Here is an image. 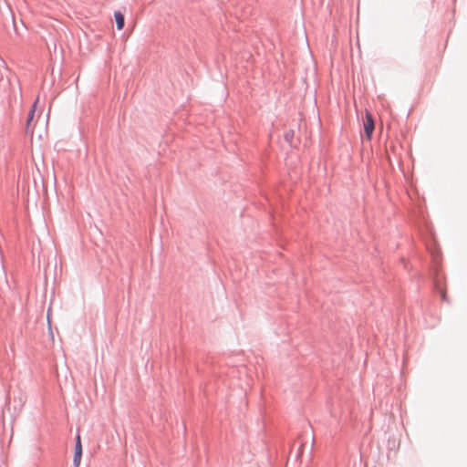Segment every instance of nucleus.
Returning <instances> with one entry per match:
<instances>
[{
	"label": "nucleus",
	"instance_id": "nucleus-2",
	"mask_svg": "<svg viewBox=\"0 0 467 467\" xmlns=\"http://www.w3.org/2000/svg\"><path fill=\"white\" fill-rule=\"evenodd\" d=\"M82 456V445H81V438L80 435H77L76 438V446H75V455H74V464L76 467L79 466Z\"/></svg>",
	"mask_w": 467,
	"mask_h": 467
},
{
	"label": "nucleus",
	"instance_id": "nucleus-3",
	"mask_svg": "<svg viewBox=\"0 0 467 467\" xmlns=\"http://www.w3.org/2000/svg\"><path fill=\"white\" fill-rule=\"evenodd\" d=\"M115 21L118 30H121L124 26V16L119 11L114 13Z\"/></svg>",
	"mask_w": 467,
	"mask_h": 467
},
{
	"label": "nucleus",
	"instance_id": "nucleus-4",
	"mask_svg": "<svg viewBox=\"0 0 467 467\" xmlns=\"http://www.w3.org/2000/svg\"><path fill=\"white\" fill-rule=\"evenodd\" d=\"M38 98L36 99L35 103L33 104L32 106V109L28 114V118H27V120H26V130L28 131L29 129H30V126H31V122L33 120V118H34V114H35V111H36V104L38 103Z\"/></svg>",
	"mask_w": 467,
	"mask_h": 467
},
{
	"label": "nucleus",
	"instance_id": "nucleus-1",
	"mask_svg": "<svg viewBox=\"0 0 467 467\" xmlns=\"http://www.w3.org/2000/svg\"><path fill=\"white\" fill-rule=\"evenodd\" d=\"M374 129H375V125H374V120H373L372 115L368 111H367L365 121H364V131H365V134H366V137L368 140L371 139Z\"/></svg>",
	"mask_w": 467,
	"mask_h": 467
}]
</instances>
